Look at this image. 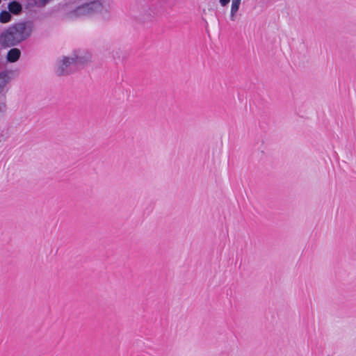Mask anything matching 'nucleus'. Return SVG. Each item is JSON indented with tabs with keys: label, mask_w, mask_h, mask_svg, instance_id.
Segmentation results:
<instances>
[{
	"label": "nucleus",
	"mask_w": 356,
	"mask_h": 356,
	"mask_svg": "<svg viewBox=\"0 0 356 356\" xmlns=\"http://www.w3.org/2000/svg\"><path fill=\"white\" fill-rule=\"evenodd\" d=\"M76 70L75 60L72 56H63L57 63L56 72L59 76L70 74Z\"/></svg>",
	"instance_id": "obj_3"
},
{
	"label": "nucleus",
	"mask_w": 356,
	"mask_h": 356,
	"mask_svg": "<svg viewBox=\"0 0 356 356\" xmlns=\"http://www.w3.org/2000/svg\"><path fill=\"white\" fill-rule=\"evenodd\" d=\"M143 20H150L152 17V15L150 13L148 14H145V15L141 16Z\"/></svg>",
	"instance_id": "obj_12"
},
{
	"label": "nucleus",
	"mask_w": 356,
	"mask_h": 356,
	"mask_svg": "<svg viewBox=\"0 0 356 356\" xmlns=\"http://www.w3.org/2000/svg\"><path fill=\"white\" fill-rule=\"evenodd\" d=\"M33 29L31 21H21L9 26L0 33V46L4 49L17 46L31 35Z\"/></svg>",
	"instance_id": "obj_1"
},
{
	"label": "nucleus",
	"mask_w": 356,
	"mask_h": 356,
	"mask_svg": "<svg viewBox=\"0 0 356 356\" xmlns=\"http://www.w3.org/2000/svg\"><path fill=\"white\" fill-rule=\"evenodd\" d=\"M103 12H107L103 0H79V5L69 11L67 16L69 19H74L90 17Z\"/></svg>",
	"instance_id": "obj_2"
},
{
	"label": "nucleus",
	"mask_w": 356,
	"mask_h": 356,
	"mask_svg": "<svg viewBox=\"0 0 356 356\" xmlns=\"http://www.w3.org/2000/svg\"><path fill=\"white\" fill-rule=\"evenodd\" d=\"M49 0H34V3L37 6H44Z\"/></svg>",
	"instance_id": "obj_11"
},
{
	"label": "nucleus",
	"mask_w": 356,
	"mask_h": 356,
	"mask_svg": "<svg viewBox=\"0 0 356 356\" xmlns=\"http://www.w3.org/2000/svg\"><path fill=\"white\" fill-rule=\"evenodd\" d=\"M239 6H235L232 5L231 6V10H230V19L232 21H235L236 19V14L238 11Z\"/></svg>",
	"instance_id": "obj_9"
},
{
	"label": "nucleus",
	"mask_w": 356,
	"mask_h": 356,
	"mask_svg": "<svg viewBox=\"0 0 356 356\" xmlns=\"http://www.w3.org/2000/svg\"><path fill=\"white\" fill-rule=\"evenodd\" d=\"M241 1V0H232V5H235V6H240Z\"/></svg>",
	"instance_id": "obj_14"
},
{
	"label": "nucleus",
	"mask_w": 356,
	"mask_h": 356,
	"mask_svg": "<svg viewBox=\"0 0 356 356\" xmlns=\"http://www.w3.org/2000/svg\"><path fill=\"white\" fill-rule=\"evenodd\" d=\"M21 56V51L17 48H12L7 54L6 58L10 63L17 61Z\"/></svg>",
	"instance_id": "obj_4"
},
{
	"label": "nucleus",
	"mask_w": 356,
	"mask_h": 356,
	"mask_svg": "<svg viewBox=\"0 0 356 356\" xmlns=\"http://www.w3.org/2000/svg\"><path fill=\"white\" fill-rule=\"evenodd\" d=\"M7 105L6 102H0V118L2 117L6 113Z\"/></svg>",
	"instance_id": "obj_10"
},
{
	"label": "nucleus",
	"mask_w": 356,
	"mask_h": 356,
	"mask_svg": "<svg viewBox=\"0 0 356 356\" xmlns=\"http://www.w3.org/2000/svg\"><path fill=\"white\" fill-rule=\"evenodd\" d=\"M9 81V77L6 72L0 73V93L3 90L4 87Z\"/></svg>",
	"instance_id": "obj_7"
},
{
	"label": "nucleus",
	"mask_w": 356,
	"mask_h": 356,
	"mask_svg": "<svg viewBox=\"0 0 356 356\" xmlns=\"http://www.w3.org/2000/svg\"><path fill=\"white\" fill-rule=\"evenodd\" d=\"M8 10L10 13L19 15L22 10V6L18 1L14 0L9 3Z\"/></svg>",
	"instance_id": "obj_6"
},
{
	"label": "nucleus",
	"mask_w": 356,
	"mask_h": 356,
	"mask_svg": "<svg viewBox=\"0 0 356 356\" xmlns=\"http://www.w3.org/2000/svg\"><path fill=\"white\" fill-rule=\"evenodd\" d=\"M230 0H219V2L222 6H225L229 3Z\"/></svg>",
	"instance_id": "obj_13"
},
{
	"label": "nucleus",
	"mask_w": 356,
	"mask_h": 356,
	"mask_svg": "<svg viewBox=\"0 0 356 356\" xmlns=\"http://www.w3.org/2000/svg\"><path fill=\"white\" fill-rule=\"evenodd\" d=\"M72 57L75 60L76 67L79 65H83L91 60V55L90 54H86L85 56L74 55Z\"/></svg>",
	"instance_id": "obj_5"
},
{
	"label": "nucleus",
	"mask_w": 356,
	"mask_h": 356,
	"mask_svg": "<svg viewBox=\"0 0 356 356\" xmlns=\"http://www.w3.org/2000/svg\"><path fill=\"white\" fill-rule=\"evenodd\" d=\"M12 19V15L10 11L3 10L0 13V22L1 23H8Z\"/></svg>",
	"instance_id": "obj_8"
}]
</instances>
